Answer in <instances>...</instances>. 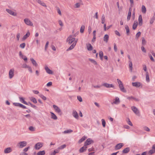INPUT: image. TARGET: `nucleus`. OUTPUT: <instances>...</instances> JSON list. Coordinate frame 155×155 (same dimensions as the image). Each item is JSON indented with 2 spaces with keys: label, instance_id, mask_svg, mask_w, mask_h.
<instances>
[{
  "label": "nucleus",
  "instance_id": "nucleus-32",
  "mask_svg": "<svg viewBox=\"0 0 155 155\" xmlns=\"http://www.w3.org/2000/svg\"><path fill=\"white\" fill-rule=\"evenodd\" d=\"M19 99L20 100V101L22 103L24 104H27V103L25 101L23 98L22 97H19Z\"/></svg>",
  "mask_w": 155,
  "mask_h": 155
},
{
  "label": "nucleus",
  "instance_id": "nucleus-64",
  "mask_svg": "<svg viewBox=\"0 0 155 155\" xmlns=\"http://www.w3.org/2000/svg\"><path fill=\"white\" fill-rule=\"evenodd\" d=\"M20 33H18L17 35L16 38L17 41H19L20 37Z\"/></svg>",
  "mask_w": 155,
  "mask_h": 155
},
{
  "label": "nucleus",
  "instance_id": "nucleus-16",
  "mask_svg": "<svg viewBox=\"0 0 155 155\" xmlns=\"http://www.w3.org/2000/svg\"><path fill=\"white\" fill-rule=\"evenodd\" d=\"M131 8H130L129 9L128 13L127 15V21H129L130 19L131 14Z\"/></svg>",
  "mask_w": 155,
  "mask_h": 155
},
{
  "label": "nucleus",
  "instance_id": "nucleus-33",
  "mask_svg": "<svg viewBox=\"0 0 155 155\" xmlns=\"http://www.w3.org/2000/svg\"><path fill=\"white\" fill-rule=\"evenodd\" d=\"M29 99L34 103L36 104L37 103V101L36 99L34 97H29Z\"/></svg>",
  "mask_w": 155,
  "mask_h": 155
},
{
  "label": "nucleus",
  "instance_id": "nucleus-27",
  "mask_svg": "<svg viewBox=\"0 0 155 155\" xmlns=\"http://www.w3.org/2000/svg\"><path fill=\"white\" fill-rule=\"evenodd\" d=\"M146 79L147 82H149L150 81L149 73L148 72H146Z\"/></svg>",
  "mask_w": 155,
  "mask_h": 155
},
{
  "label": "nucleus",
  "instance_id": "nucleus-42",
  "mask_svg": "<svg viewBox=\"0 0 155 155\" xmlns=\"http://www.w3.org/2000/svg\"><path fill=\"white\" fill-rule=\"evenodd\" d=\"M155 20V16H154V15H153V17H152L150 20V24H152L153 23L154 21Z\"/></svg>",
  "mask_w": 155,
  "mask_h": 155
},
{
  "label": "nucleus",
  "instance_id": "nucleus-41",
  "mask_svg": "<svg viewBox=\"0 0 155 155\" xmlns=\"http://www.w3.org/2000/svg\"><path fill=\"white\" fill-rule=\"evenodd\" d=\"M99 55L100 58L101 60H103V52L102 51H100L99 52Z\"/></svg>",
  "mask_w": 155,
  "mask_h": 155
},
{
  "label": "nucleus",
  "instance_id": "nucleus-40",
  "mask_svg": "<svg viewBox=\"0 0 155 155\" xmlns=\"http://www.w3.org/2000/svg\"><path fill=\"white\" fill-rule=\"evenodd\" d=\"M154 153H155V150H154L152 148V149L148 152V154L149 155H151Z\"/></svg>",
  "mask_w": 155,
  "mask_h": 155
},
{
  "label": "nucleus",
  "instance_id": "nucleus-46",
  "mask_svg": "<svg viewBox=\"0 0 155 155\" xmlns=\"http://www.w3.org/2000/svg\"><path fill=\"white\" fill-rule=\"evenodd\" d=\"M101 120L102 122V124L103 127H105L106 125V122L105 121V120L103 119H102Z\"/></svg>",
  "mask_w": 155,
  "mask_h": 155
},
{
  "label": "nucleus",
  "instance_id": "nucleus-43",
  "mask_svg": "<svg viewBox=\"0 0 155 155\" xmlns=\"http://www.w3.org/2000/svg\"><path fill=\"white\" fill-rule=\"evenodd\" d=\"M89 60L92 63H93L94 65H97V62L94 59H91V58H89Z\"/></svg>",
  "mask_w": 155,
  "mask_h": 155
},
{
  "label": "nucleus",
  "instance_id": "nucleus-24",
  "mask_svg": "<svg viewBox=\"0 0 155 155\" xmlns=\"http://www.w3.org/2000/svg\"><path fill=\"white\" fill-rule=\"evenodd\" d=\"M109 38V36L108 35H105L103 38L104 41H105L106 43H107L108 41Z\"/></svg>",
  "mask_w": 155,
  "mask_h": 155
},
{
  "label": "nucleus",
  "instance_id": "nucleus-9",
  "mask_svg": "<svg viewBox=\"0 0 155 155\" xmlns=\"http://www.w3.org/2000/svg\"><path fill=\"white\" fill-rule=\"evenodd\" d=\"M53 107L56 112L59 114L61 113V109L57 106L55 105H53Z\"/></svg>",
  "mask_w": 155,
  "mask_h": 155
},
{
  "label": "nucleus",
  "instance_id": "nucleus-14",
  "mask_svg": "<svg viewBox=\"0 0 155 155\" xmlns=\"http://www.w3.org/2000/svg\"><path fill=\"white\" fill-rule=\"evenodd\" d=\"M120 103V101L119 98L118 97H116L114 101L113 102L111 103V104H118Z\"/></svg>",
  "mask_w": 155,
  "mask_h": 155
},
{
  "label": "nucleus",
  "instance_id": "nucleus-10",
  "mask_svg": "<svg viewBox=\"0 0 155 155\" xmlns=\"http://www.w3.org/2000/svg\"><path fill=\"white\" fill-rule=\"evenodd\" d=\"M45 69L46 73L48 74H53V72L52 71L50 70L47 66H46L45 67Z\"/></svg>",
  "mask_w": 155,
  "mask_h": 155
},
{
  "label": "nucleus",
  "instance_id": "nucleus-36",
  "mask_svg": "<svg viewBox=\"0 0 155 155\" xmlns=\"http://www.w3.org/2000/svg\"><path fill=\"white\" fill-rule=\"evenodd\" d=\"M87 138V137L85 136L83 137L81 139L78 141V143H81L84 140Z\"/></svg>",
  "mask_w": 155,
  "mask_h": 155
},
{
  "label": "nucleus",
  "instance_id": "nucleus-29",
  "mask_svg": "<svg viewBox=\"0 0 155 155\" xmlns=\"http://www.w3.org/2000/svg\"><path fill=\"white\" fill-rule=\"evenodd\" d=\"M129 68L130 71H132L133 67H132V63L131 60L129 61Z\"/></svg>",
  "mask_w": 155,
  "mask_h": 155
},
{
  "label": "nucleus",
  "instance_id": "nucleus-21",
  "mask_svg": "<svg viewBox=\"0 0 155 155\" xmlns=\"http://www.w3.org/2000/svg\"><path fill=\"white\" fill-rule=\"evenodd\" d=\"M30 60L31 61L32 64L35 67H37L38 66V64L37 63L33 58H31Z\"/></svg>",
  "mask_w": 155,
  "mask_h": 155
},
{
  "label": "nucleus",
  "instance_id": "nucleus-49",
  "mask_svg": "<svg viewBox=\"0 0 155 155\" xmlns=\"http://www.w3.org/2000/svg\"><path fill=\"white\" fill-rule=\"evenodd\" d=\"M27 105H30L31 107H32L34 108H36V107L35 105H34L32 104H31L30 102H29L28 103H27Z\"/></svg>",
  "mask_w": 155,
  "mask_h": 155
},
{
  "label": "nucleus",
  "instance_id": "nucleus-31",
  "mask_svg": "<svg viewBox=\"0 0 155 155\" xmlns=\"http://www.w3.org/2000/svg\"><path fill=\"white\" fill-rule=\"evenodd\" d=\"M76 45L75 44L73 43L71 45L70 47L67 50V51H68L69 50H71L73 49Z\"/></svg>",
  "mask_w": 155,
  "mask_h": 155
},
{
  "label": "nucleus",
  "instance_id": "nucleus-19",
  "mask_svg": "<svg viewBox=\"0 0 155 155\" xmlns=\"http://www.w3.org/2000/svg\"><path fill=\"white\" fill-rule=\"evenodd\" d=\"M132 85L133 86L136 87H139L141 83H140L137 82H133L132 83Z\"/></svg>",
  "mask_w": 155,
  "mask_h": 155
},
{
  "label": "nucleus",
  "instance_id": "nucleus-30",
  "mask_svg": "<svg viewBox=\"0 0 155 155\" xmlns=\"http://www.w3.org/2000/svg\"><path fill=\"white\" fill-rule=\"evenodd\" d=\"M141 11L143 14H145L146 12V9L145 6L142 5L141 7Z\"/></svg>",
  "mask_w": 155,
  "mask_h": 155
},
{
  "label": "nucleus",
  "instance_id": "nucleus-58",
  "mask_svg": "<svg viewBox=\"0 0 155 155\" xmlns=\"http://www.w3.org/2000/svg\"><path fill=\"white\" fill-rule=\"evenodd\" d=\"M117 81L118 83V84H119V85H121V84H123L122 83V81L120 80H119V79H117Z\"/></svg>",
  "mask_w": 155,
  "mask_h": 155
},
{
  "label": "nucleus",
  "instance_id": "nucleus-38",
  "mask_svg": "<svg viewBox=\"0 0 155 155\" xmlns=\"http://www.w3.org/2000/svg\"><path fill=\"white\" fill-rule=\"evenodd\" d=\"M73 132V130L71 129H69L64 131L63 133L64 134H69Z\"/></svg>",
  "mask_w": 155,
  "mask_h": 155
},
{
  "label": "nucleus",
  "instance_id": "nucleus-37",
  "mask_svg": "<svg viewBox=\"0 0 155 155\" xmlns=\"http://www.w3.org/2000/svg\"><path fill=\"white\" fill-rule=\"evenodd\" d=\"M126 120L127 123V124L131 126H133V124H132V123H131V121H130V119L128 118H126Z\"/></svg>",
  "mask_w": 155,
  "mask_h": 155
},
{
  "label": "nucleus",
  "instance_id": "nucleus-55",
  "mask_svg": "<svg viewBox=\"0 0 155 155\" xmlns=\"http://www.w3.org/2000/svg\"><path fill=\"white\" fill-rule=\"evenodd\" d=\"M141 35V32L140 31L138 32L136 35V38L137 39Z\"/></svg>",
  "mask_w": 155,
  "mask_h": 155
},
{
  "label": "nucleus",
  "instance_id": "nucleus-62",
  "mask_svg": "<svg viewBox=\"0 0 155 155\" xmlns=\"http://www.w3.org/2000/svg\"><path fill=\"white\" fill-rule=\"evenodd\" d=\"M77 99L80 102H82V101L81 97L80 96H77Z\"/></svg>",
  "mask_w": 155,
  "mask_h": 155
},
{
  "label": "nucleus",
  "instance_id": "nucleus-34",
  "mask_svg": "<svg viewBox=\"0 0 155 155\" xmlns=\"http://www.w3.org/2000/svg\"><path fill=\"white\" fill-rule=\"evenodd\" d=\"M137 21H135L132 27L133 29L134 30H135L136 28L137 25Z\"/></svg>",
  "mask_w": 155,
  "mask_h": 155
},
{
  "label": "nucleus",
  "instance_id": "nucleus-60",
  "mask_svg": "<svg viewBox=\"0 0 155 155\" xmlns=\"http://www.w3.org/2000/svg\"><path fill=\"white\" fill-rule=\"evenodd\" d=\"M28 65L26 64H24L22 65V67L24 68H28Z\"/></svg>",
  "mask_w": 155,
  "mask_h": 155
},
{
  "label": "nucleus",
  "instance_id": "nucleus-45",
  "mask_svg": "<svg viewBox=\"0 0 155 155\" xmlns=\"http://www.w3.org/2000/svg\"><path fill=\"white\" fill-rule=\"evenodd\" d=\"M146 41L143 37L142 38V45L143 46H144L146 44Z\"/></svg>",
  "mask_w": 155,
  "mask_h": 155
},
{
  "label": "nucleus",
  "instance_id": "nucleus-35",
  "mask_svg": "<svg viewBox=\"0 0 155 155\" xmlns=\"http://www.w3.org/2000/svg\"><path fill=\"white\" fill-rule=\"evenodd\" d=\"M125 28L126 30L127 34V35H129L130 31L128 26L127 25H126L125 26Z\"/></svg>",
  "mask_w": 155,
  "mask_h": 155
},
{
  "label": "nucleus",
  "instance_id": "nucleus-11",
  "mask_svg": "<svg viewBox=\"0 0 155 155\" xmlns=\"http://www.w3.org/2000/svg\"><path fill=\"white\" fill-rule=\"evenodd\" d=\"M73 116L76 119H78L79 117V115L77 112L75 110L73 111L72 114Z\"/></svg>",
  "mask_w": 155,
  "mask_h": 155
},
{
  "label": "nucleus",
  "instance_id": "nucleus-53",
  "mask_svg": "<svg viewBox=\"0 0 155 155\" xmlns=\"http://www.w3.org/2000/svg\"><path fill=\"white\" fill-rule=\"evenodd\" d=\"M25 43H23L21 44L20 45V47L22 48H25Z\"/></svg>",
  "mask_w": 155,
  "mask_h": 155
},
{
  "label": "nucleus",
  "instance_id": "nucleus-61",
  "mask_svg": "<svg viewBox=\"0 0 155 155\" xmlns=\"http://www.w3.org/2000/svg\"><path fill=\"white\" fill-rule=\"evenodd\" d=\"M57 10L58 13L60 15H61V13L59 8L58 7H57Z\"/></svg>",
  "mask_w": 155,
  "mask_h": 155
},
{
  "label": "nucleus",
  "instance_id": "nucleus-20",
  "mask_svg": "<svg viewBox=\"0 0 155 155\" xmlns=\"http://www.w3.org/2000/svg\"><path fill=\"white\" fill-rule=\"evenodd\" d=\"M119 87L120 89V91H122L123 92H124V93L126 92H127L126 91L125 89L123 84L121 85H119Z\"/></svg>",
  "mask_w": 155,
  "mask_h": 155
},
{
  "label": "nucleus",
  "instance_id": "nucleus-28",
  "mask_svg": "<svg viewBox=\"0 0 155 155\" xmlns=\"http://www.w3.org/2000/svg\"><path fill=\"white\" fill-rule=\"evenodd\" d=\"M87 47L88 51H91L92 50L93 47L90 44H87Z\"/></svg>",
  "mask_w": 155,
  "mask_h": 155
},
{
  "label": "nucleus",
  "instance_id": "nucleus-59",
  "mask_svg": "<svg viewBox=\"0 0 155 155\" xmlns=\"http://www.w3.org/2000/svg\"><path fill=\"white\" fill-rule=\"evenodd\" d=\"M21 58L23 59L25 61H27V58L25 55H22Z\"/></svg>",
  "mask_w": 155,
  "mask_h": 155
},
{
  "label": "nucleus",
  "instance_id": "nucleus-51",
  "mask_svg": "<svg viewBox=\"0 0 155 155\" xmlns=\"http://www.w3.org/2000/svg\"><path fill=\"white\" fill-rule=\"evenodd\" d=\"M58 150H54V152L51 153V155H55L56 153H58Z\"/></svg>",
  "mask_w": 155,
  "mask_h": 155
},
{
  "label": "nucleus",
  "instance_id": "nucleus-22",
  "mask_svg": "<svg viewBox=\"0 0 155 155\" xmlns=\"http://www.w3.org/2000/svg\"><path fill=\"white\" fill-rule=\"evenodd\" d=\"M36 2L38 3L39 4H40L41 5L46 7H47V5L45 4L43 2L41 1L40 0H36Z\"/></svg>",
  "mask_w": 155,
  "mask_h": 155
},
{
  "label": "nucleus",
  "instance_id": "nucleus-5",
  "mask_svg": "<svg viewBox=\"0 0 155 155\" xmlns=\"http://www.w3.org/2000/svg\"><path fill=\"white\" fill-rule=\"evenodd\" d=\"M94 143V141L90 138L87 139L85 142L84 143V145L87 146L89 145L92 143Z\"/></svg>",
  "mask_w": 155,
  "mask_h": 155
},
{
  "label": "nucleus",
  "instance_id": "nucleus-17",
  "mask_svg": "<svg viewBox=\"0 0 155 155\" xmlns=\"http://www.w3.org/2000/svg\"><path fill=\"white\" fill-rule=\"evenodd\" d=\"M138 25L140 26L142 25L143 23V21L142 18V16L141 15H140L138 18Z\"/></svg>",
  "mask_w": 155,
  "mask_h": 155
},
{
  "label": "nucleus",
  "instance_id": "nucleus-12",
  "mask_svg": "<svg viewBox=\"0 0 155 155\" xmlns=\"http://www.w3.org/2000/svg\"><path fill=\"white\" fill-rule=\"evenodd\" d=\"M14 69H10L9 72V78L10 79H11L13 77L14 74Z\"/></svg>",
  "mask_w": 155,
  "mask_h": 155
},
{
  "label": "nucleus",
  "instance_id": "nucleus-15",
  "mask_svg": "<svg viewBox=\"0 0 155 155\" xmlns=\"http://www.w3.org/2000/svg\"><path fill=\"white\" fill-rule=\"evenodd\" d=\"M12 151V148L10 147H8L5 148L4 150V153H8L11 152Z\"/></svg>",
  "mask_w": 155,
  "mask_h": 155
},
{
  "label": "nucleus",
  "instance_id": "nucleus-50",
  "mask_svg": "<svg viewBox=\"0 0 155 155\" xmlns=\"http://www.w3.org/2000/svg\"><path fill=\"white\" fill-rule=\"evenodd\" d=\"M29 129L31 131H34L35 130V128L32 126H30L29 127Z\"/></svg>",
  "mask_w": 155,
  "mask_h": 155
},
{
  "label": "nucleus",
  "instance_id": "nucleus-3",
  "mask_svg": "<svg viewBox=\"0 0 155 155\" xmlns=\"http://www.w3.org/2000/svg\"><path fill=\"white\" fill-rule=\"evenodd\" d=\"M27 142L25 141H23L18 143L17 144V146L19 148H22L26 146Z\"/></svg>",
  "mask_w": 155,
  "mask_h": 155
},
{
  "label": "nucleus",
  "instance_id": "nucleus-13",
  "mask_svg": "<svg viewBox=\"0 0 155 155\" xmlns=\"http://www.w3.org/2000/svg\"><path fill=\"white\" fill-rule=\"evenodd\" d=\"M102 85L107 87V88H110V87H113L114 88V85L112 84H109L107 83H104Z\"/></svg>",
  "mask_w": 155,
  "mask_h": 155
},
{
  "label": "nucleus",
  "instance_id": "nucleus-2",
  "mask_svg": "<svg viewBox=\"0 0 155 155\" xmlns=\"http://www.w3.org/2000/svg\"><path fill=\"white\" fill-rule=\"evenodd\" d=\"M131 108L135 114L137 116H140V114L139 110L136 107L133 106L131 107Z\"/></svg>",
  "mask_w": 155,
  "mask_h": 155
},
{
  "label": "nucleus",
  "instance_id": "nucleus-4",
  "mask_svg": "<svg viewBox=\"0 0 155 155\" xmlns=\"http://www.w3.org/2000/svg\"><path fill=\"white\" fill-rule=\"evenodd\" d=\"M24 21L25 23L27 25L30 26H32L33 23L28 18H25L24 19Z\"/></svg>",
  "mask_w": 155,
  "mask_h": 155
},
{
  "label": "nucleus",
  "instance_id": "nucleus-44",
  "mask_svg": "<svg viewBox=\"0 0 155 155\" xmlns=\"http://www.w3.org/2000/svg\"><path fill=\"white\" fill-rule=\"evenodd\" d=\"M66 147V145L64 144L59 147L58 148V149L59 150H62L65 148Z\"/></svg>",
  "mask_w": 155,
  "mask_h": 155
},
{
  "label": "nucleus",
  "instance_id": "nucleus-26",
  "mask_svg": "<svg viewBox=\"0 0 155 155\" xmlns=\"http://www.w3.org/2000/svg\"><path fill=\"white\" fill-rule=\"evenodd\" d=\"M87 147L85 146L84 145L79 150V152L80 153H82L84 152V150H86Z\"/></svg>",
  "mask_w": 155,
  "mask_h": 155
},
{
  "label": "nucleus",
  "instance_id": "nucleus-47",
  "mask_svg": "<svg viewBox=\"0 0 155 155\" xmlns=\"http://www.w3.org/2000/svg\"><path fill=\"white\" fill-rule=\"evenodd\" d=\"M105 17L104 15H103L101 17V23L102 24H104L105 22Z\"/></svg>",
  "mask_w": 155,
  "mask_h": 155
},
{
  "label": "nucleus",
  "instance_id": "nucleus-8",
  "mask_svg": "<svg viewBox=\"0 0 155 155\" xmlns=\"http://www.w3.org/2000/svg\"><path fill=\"white\" fill-rule=\"evenodd\" d=\"M124 146V144L122 143H120L117 144L115 147V150H118L120 149Z\"/></svg>",
  "mask_w": 155,
  "mask_h": 155
},
{
  "label": "nucleus",
  "instance_id": "nucleus-48",
  "mask_svg": "<svg viewBox=\"0 0 155 155\" xmlns=\"http://www.w3.org/2000/svg\"><path fill=\"white\" fill-rule=\"evenodd\" d=\"M143 129L144 130L147 132L150 131V129L148 127L146 126H144L143 127Z\"/></svg>",
  "mask_w": 155,
  "mask_h": 155
},
{
  "label": "nucleus",
  "instance_id": "nucleus-23",
  "mask_svg": "<svg viewBox=\"0 0 155 155\" xmlns=\"http://www.w3.org/2000/svg\"><path fill=\"white\" fill-rule=\"evenodd\" d=\"M130 151V148L129 147H127L124 149L122 151V153H128Z\"/></svg>",
  "mask_w": 155,
  "mask_h": 155
},
{
  "label": "nucleus",
  "instance_id": "nucleus-7",
  "mask_svg": "<svg viewBox=\"0 0 155 155\" xmlns=\"http://www.w3.org/2000/svg\"><path fill=\"white\" fill-rule=\"evenodd\" d=\"M6 11L8 13H9L11 15H12L15 16H16L17 15V14L16 12H14L10 9H6Z\"/></svg>",
  "mask_w": 155,
  "mask_h": 155
},
{
  "label": "nucleus",
  "instance_id": "nucleus-1",
  "mask_svg": "<svg viewBox=\"0 0 155 155\" xmlns=\"http://www.w3.org/2000/svg\"><path fill=\"white\" fill-rule=\"evenodd\" d=\"M75 40V38H74L72 35H70L67 39V42L68 44L70 45L73 42H74Z\"/></svg>",
  "mask_w": 155,
  "mask_h": 155
},
{
  "label": "nucleus",
  "instance_id": "nucleus-39",
  "mask_svg": "<svg viewBox=\"0 0 155 155\" xmlns=\"http://www.w3.org/2000/svg\"><path fill=\"white\" fill-rule=\"evenodd\" d=\"M45 154V152L44 150L40 151L37 153V155H44Z\"/></svg>",
  "mask_w": 155,
  "mask_h": 155
},
{
  "label": "nucleus",
  "instance_id": "nucleus-18",
  "mask_svg": "<svg viewBox=\"0 0 155 155\" xmlns=\"http://www.w3.org/2000/svg\"><path fill=\"white\" fill-rule=\"evenodd\" d=\"M30 32L28 31L27 32V33L22 38V40H25L27 38L29 37L30 35Z\"/></svg>",
  "mask_w": 155,
  "mask_h": 155
},
{
  "label": "nucleus",
  "instance_id": "nucleus-25",
  "mask_svg": "<svg viewBox=\"0 0 155 155\" xmlns=\"http://www.w3.org/2000/svg\"><path fill=\"white\" fill-rule=\"evenodd\" d=\"M51 114V118L54 120L57 119V117L56 116L53 112H50Z\"/></svg>",
  "mask_w": 155,
  "mask_h": 155
},
{
  "label": "nucleus",
  "instance_id": "nucleus-57",
  "mask_svg": "<svg viewBox=\"0 0 155 155\" xmlns=\"http://www.w3.org/2000/svg\"><path fill=\"white\" fill-rule=\"evenodd\" d=\"M40 97L44 100H46L47 99L46 97L42 94L39 95Z\"/></svg>",
  "mask_w": 155,
  "mask_h": 155
},
{
  "label": "nucleus",
  "instance_id": "nucleus-56",
  "mask_svg": "<svg viewBox=\"0 0 155 155\" xmlns=\"http://www.w3.org/2000/svg\"><path fill=\"white\" fill-rule=\"evenodd\" d=\"M13 105L19 107H20L21 104L18 103H13Z\"/></svg>",
  "mask_w": 155,
  "mask_h": 155
},
{
  "label": "nucleus",
  "instance_id": "nucleus-63",
  "mask_svg": "<svg viewBox=\"0 0 155 155\" xmlns=\"http://www.w3.org/2000/svg\"><path fill=\"white\" fill-rule=\"evenodd\" d=\"M114 51L115 52H116L117 51V48L116 45V44H115V43H114Z\"/></svg>",
  "mask_w": 155,
  "mask_h": 155
},
{
  "label": "nucleus",
  "instance_id": "nucleus-54",
  "mask_svg": "<svg viewBox=\"0 0 155 155\" xmlns=\"http://www.w3.org/2000/svg\"><path fill=\"white\" fill-rule=\"evenodd\" d=\"M143 46H142L141 47V50L143 52L146 53V51Z\"/></svg>",
  "mask_w": 155,
  "mask_h": 155
},
{
  "label": "nucleus",
  "instance_id": "nucleus-52",
  "mask_svg": "<svg viewBox=\"0 0 155 155\" xmlns=\"http://www.w3.org/2000/svg\"><path fill=\"white\" fill-rule=\"evenodd\" d=\"M85 28V27L84 26H82L80 28V32L82 33L84 32Z\"/></svg>",
  "mask_w": 155,
  "mask_h": 155
},
{
  "label": "nucleus",
  "instance_id": "nucleus-6",
  "mask_svg": "<svg viewBox=\"0 0 155 155\" xmlns=\"http://www.w3.org/2000/svg\"><path fill=\"white\" fill-rule=\"evenodd\" d=\"M43 145V143L38 142L35 144V148L36 150H38L42 147Z\"/></svg>",
  "mask_w": 155,
  "mask_h": 155
}]
</instances>
